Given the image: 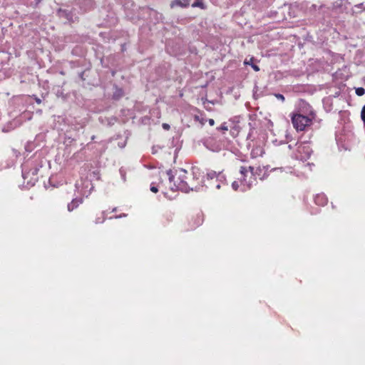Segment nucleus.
<instances>
[{
    "label": "nucleus",
    "mask_w": 365,
    "mask_h": 365,
    "mask_svg": "<svg viewBox=\"0 0 365 365\" xmlns=\"http://www.w3.org/2000/svg\"><path fill=\"white\" fill-rule=\"evenodd\" d=\"M187 173L184 169H180L178 176V181L174 182L175 188L171 187L172 190H180L187 193L190 191H200L204 187V175L197 168L192 169V179H188Z\"/></svg>",
    "instance_id": "1"
},
{
    "label": "nucleus",
    "mask_w": 365,
    "mask_h": 365,
    "mask_svg": "<svg viewBox=\"0 0 365 365\" xmlns=\"http://www.w3.org/2000/svg\"><path fill=\"white\" fill-rule=\"evenodd\" d=\"M314 113L310 110L308 115L295 113L292 116V122L294 128L297 131L306 130L311 125Z\"/></svg>",
    "instance_id": "2"
},
{
    "label": "nucleus",
    "mask_w": 365,
    "mask_h": 365,
    "mask_svg": "<svg viewBox=\"0 0 365 365\" xmlns=\"http://www.w3.org/2000/svg\"><path fill=\"white\" fill-rule=\"evenodd\" d=\"M294 146H297V155L296 158L300 160L305 161L309 158L312 153V149L305 142L297 141Z\"/></svg>",
    "instance_id": "3"
},
{
    "label": "nucleus",
    "mask_w": 365,
    "mask_h": 365,
    "mask_svg": "<svg viewBox=\"0 0 365 365\" xmlns=\"http://www.w3.org/2000/svg\"><path fill=\"white\" fill-rule=\"evenodd\" d=\"M43 166L42 162L37 160H35L31 164V168H28L29 163L24 165L22 168V177L24 179L31 178V180H36V178H34L32 176H36L38 174V172L39 170V168H41Z\"/></svg>",
    "instance_id": "4"
},
{
    "label": "nucleus",
    "mask_w": 365,
    "mask_h": 365,
    "mask_svg": "<svg viewBox=\"0 0 365 365\" xmlns=\"http://www.w3.org/2000/svg\"><path fill=\"white\" fill-rule=\"evenodd\" d=\"M73 9H58L56 11L57 16L62 19L65 20L66 23H73L76 21L77 16L76 14L73 13Z\"/></svg>",
    "instance_id": "5"
},
{
    "label": "nucleus",
    "mask_w": 365,
    "mask_h": 365,
    "mask_svg": "<svg viewBox=\"0 0 365 365\" xmlns=\"http://www.w3.org/2000/svg\"><path fill=\"white\" fill-rule=\"evenodd\" d=\"M202 143L205 147L213 152H218L221 150V143L215 136L204 138Z\"/></svg>",
    "instance_id": "6"
},
{
    "label": "nucleus",
    "mask_w": 365,
    "mask_h": 365,
    "mask_svg": "<svg viewBox=\"0 0 365 365\" xmlns=\"http://www.w3.org/2000/svg\"><path fill=\"white\" fill-rule=\"evenodd\" d=\"M143 11L148 15V18L151 21H154L155 23L159 22L160 20H162L163 15L162 14L158 13L157 11L149 8H143Z\"/></svg>",
    "instance_id": "7"
},
{
    "label": "nucleus",
    "mask_w": 365,
    "mask_h": 365,
    "mask_svg": "<svg viewBox=\"0 0 365 365\" xmlns=\"http://www.w3.org/2000/svg\"><path fill=\"white\" fill-rule=\"evenodd\" d=\"M250 172V170H249V167L247 168V167H245V166H241L240 167V173L241 174L242 177L240 179L241 182L243 183L244 185H246L247 186V187L249 189H250L252 187V182L250 181H247L246 180V177L248 174V173Z\"/></svg>",
    "instance_id": "8"
},
{
    "label": "nucleus",
    "mask_w": 365,
    "mask_h": 365,
    "mask_svg": "<svg viewBox=\"0 0 365 365\" xmlns=\"http://www.w3.org/2000/svg\"><path fill=\"white\" fill-rule=\"evenodd\" d=\"M327 202L328 199L327 196L323 193L317 194L314 197V202L318 205L324 206L327 205Z\"/></svg>",
    "instance_id": "9"
},
{
    "label": "nucleus",
    "mask_w": 365,
    "mask_h": 365,
    "mask_svg": "<svg viewBox=\"0 0 365 365\" xmlns=\"http://www.w3.org/2000/svg\"><path fill=\"white\" fill-rule=\"evenodd\" d=\"M190 4V0H175L170 4V7L174 8L175 6L187 7Z\"/></svg>",
    "instance_id": "10"
},
{
    "label": "nucleus",
    "mask_w": 365,
    "mask_h": 365,
    "mask_svg": "<svg viewBox=\"0 0 365 365\" xmlns=\"http://www.w3.org/2000/svg\"><path fill=\"white\" fill-rule=\"evenodd\" d=\"M83 200L81 198H75L70 203L68 204V210L72 211L75 208L78 207L80 204H81Z\"/></svg>",
    "instance_id": "11"
},
{
    "label": "nucleus",
    "mask_w": 365,
    "mask_h": 365,
    "mask_svg": "<svg viewBox=\"0 0 365 365\" xmlns=\"http://www.w3.org/2000/svg\"><path fill=\"white\" fill-rule=\"evenodd\" d=\"M254 61L255 58L253 57L250 58L249 61L246 58L245 64L250 65L255 71H259V67L257 64L254 63Z\"/></svg>",
    "instance_id": "12"
},
{
    "label": "nucleus",
    "mask_w": 365,
    "mask_h": 365,
    "mask_svg": "<svg viewBox=\"0 0 365 365\" xmlns=\"http://www.w3.org/2000/svg\"><path fill=\"white\" fill-rule=\"evenodd\" d=\"M264 169V168H257L255 170L254 167H252V166H250V167H249V170H250V174H251V175H252V176H255V175L260 176L261 173H262V171Z\"/></svg>",
    "instance_id": "13"
},
{
    "label": "nucleus",
    "mask_w": 365,
    "mask_h": 365,
    "mask_svg": "<svg viewBox=\"0 0 365 365\" xmlns=\"http://www.w3.org/2000/svg\"><path fill=\"white\" fill-rule=\"evenodd\" d=\"M362 11H365V6H364L363 3H360V4H356L353 7V12L355 13V14H359Z\"/></svg>",
    "instance_id": "14"
},
{
    "label": "nucleus",
    "mask_w": 365,
    "mask_h": 365,
    "mask_svg": "<svg viewBox=\"0 0 365 365\" xmlns=\"http://www.w3.org/2000/svg\"><path fill=\"white\" fill-rule=\"evenodd\" d=\"M192 7H200L202 9H205L206 8L202 0H195V1L192 4Z\"/></svg>",
    "instance_id": "15"
},
{
    "label": "nucleus",
    "mask_w": 365,
    "mask_h": 365,
    "mask_svg": "<svg viewBox=\"0 0 365 365\" xmlns=\"http://www.w3.org/2000/svg\"><path fill=\"white\" fill-rule=\"evenodd\" d=\"M348 0H334L333 4L335 8H340Z\"/></svg>",
    "instance_id": "16"
},
{
    "label": "nucleus",
    "mask_w": 365,
    "mask_h": 365,
    "mask_svg": "<svg viewBox=\"0 0 365 365\" xmlns=\"http://www.w3.org/2000/svg\"><path fill=\"white\" fill-rule=\"evenodd\" d=\"M162 182H163V181H162L161 180H160V182H159L158 185H157V184H155V182H152V183L150 184V190H151L153 192H154V193L158 192V187L159 186V184H160V183H162Z\"/></svg>",
    "instance_id": "17"
},
{
    "label": "nucleus",
    "mask_w": 365,
    "mask_h": 365,
    "mask_svg": "<svg viewBox=\"0 0 365 365\" xmlns=\"http://www.w3.org/2000/svg\"><path fill=\"white\" fill-rule=\"evenodd\" d=\"M217 173L214 170H211L207 173L206 178L207 180H212L217 178Z\"/></svg>",
    "instance_id": "18"
},
{
    "label": "nucleus",
    "mask_w": 365,
    "mask_h": 365,
    "mask_svg": "<svg viewBox=\"0 0 365 365\" xmlns=\"http://www.w3.org/2000/svg\"><path fill=\"white\" fill-rule=\"evenodd\" d=\"M230 133L233 137L237 136L239 133V126L236 125H234L232 128H231Z\"/></svg>",
    "instance_id": "19"
},
{
    "label": "nucleus",
    "mask_w": 365,
    "mask_h": 365,
    "mask_svg": "<svg viewBox=\"0 0 365 365\" xmlns=\"http://www.w3.org/2000/svg\"><path fill=\"white\" fill-rule=\"evenodd\" d=\"M194 119L195 121L200 122L202 125H204L205 122L207 121V120L205 118H204L200 115H195L194 116Z\"/></svg>",
    "instance_id": "20"
},
{
    "label": "nucleus",
    "mask_w": 365,
    "mask_h": 365,
    "mask_svg": "<svg viewBox=\"0 0 365 365\" xmlns=\"http://www.w3.org/2000/svg\"><path fill=\"white\" fill-rule=\"evenodd\" d=\"M355 93L359 96H362L365 93V89L362 87L356 88Z\"/></svg>",
    "instance_id": "21"
},
{
    "label": "nucleus",
    "mask_w": 365,
    "mask_h": 365,
    "mask_svg": "<svg viewBox=\"0 0 365 365\" xmlns=\"http://www.w3.org/2000/svg\"><path fill=\"white\" fill-rule=\"evenodd\" d=\"M166 174L168 175L170 182H174L175 175L173 174L172 170H167Z\"/></svg>",
    "instance_id": "22"
},
{
    "label": "nucleus",
    "mask_w": 365,
    "mask_h": 365,
    "mask_svg": "<svg viewBox=\"0 0 365 365\" xmlns=\"http://www.w3.org/2000/svg\"><path fill=\"white\" fill-rule=\"evenodd\" d=\"M216 179H217V181H219L220 182H222L223 181L226 180L225 176L224 175H222L221 173H219L217 175Z\"/></svg>",
    "instance_id": "23"
},
{
    "label": "nucleus",
    "mask_w": 365,
    "mask_h": 365,
    "mask_svg": "<svg viewBox=\"0 0 365 365\" xmlns=\"http://www.w3.org/2000/svg\"><path fill=\"white\" fill-rule=\"evenodd\" d=\"M217 130L224 132L228 130V126L226 125V123H224L220 127H217Z\"/></svg>",
    "instance_id": "24"
},
{
    "label": "nucleus",
    "mask_w": 365,
    "mask_h": 365,
    "mask_svg": "<svg viewBox=\"0 0 365 365\" xmlns=\"http://www.w3.org/2000/svg\"><path fill=\"white\" fill-rule=\"evenodd\" d=\"M361 118L364 123L365 124V105L362 107L361 111Z\"/></svg>",
    "instance_id": "25"
},
{
    "label": "nucleus",
    "mask_w": 365,
    "mask_h": 365,
    "mask_svg": "<svg viewBox=\"0 0 365 365\" xmlns=\"http://www.w3.org/2000/svg\"><path fill=\"white\" fill-rule=\"evenodd\" d=\"M232 187L234 190L237 191L239 188V183L237 181H234L232 183Z\"/></svg>",
    "instance_id": "26"
},
{
    "label": "nucleus",
    "mask_w": 365,
    "mask_h": 365,
    "mask_svg": "<svg viewBox=\"0 0 365 365\" xmlns=\"http://www.w3.org/2000/svg\"><path fill=\"white\" fill-rule=\"evenodd\" d=\"M274 96L278 99V100H280L282 101H284V96L281 94V93H275L274 94Z\"/></svg>",
    "instance_id": "27"
},
{
    "label": "nucleus",
    "mask_w": 365,
    "mask_h": 365,
    "mask_svg": "<svg viewBox=\"0 0 365 365\" xmlns=\"http://www.w3.org/2000/svg\"><path fill=\"white\" fill-rule=\"evenodd\" d=\"M119 172H120V176L122 178V179L125 181V171L123 169V168H120L119 170Z\"/></svg>",
    "instance_id": "28"
},
{
    "label": "nucleus",
    "mask_w": 365,
    "mask_h": 365,
    "mask_svg": "<svg viewBox=\"0 0 365 365\" xmlns=\"http://www.w3.org/2000/svg\"><path fill=\"white\" fill-rule=\"evenodd\" d=\"M161 148H161V147H160V146H158V145H157V146H155V145L153 146V147H152V153H153V154H155V153H157V152H158V149H161Z\"/></svg>",
    "instance_id": "29"
},
{
    "label": "nucleus",
    "mask_w": 365,
    "mask_h": 365,
    "mask_svg": "<svg viewBox=\"0 0 365 365\" xmlns=\"http://www.w3.org/2000/svg\"><path fill=\"white\" fill-rule=\"evenodd\" d=\"M123 96V92L121 90H120L118 93H115L114 94V98H120L121 96Z\"/></svg>",
    "instance_id": "30"
},
{
    "label": "nucleus",
    "mask_w": 365,
    "mask_h": 365,
    "mask_svg": "<svg viewBox=\"0 0 365 365\" xmlns=\"http://www.w3.org/2000/svg\"><path fill=\"white\" fill-rule=\"evenodd\" d=\"M126 216H127V214L123 213L119 215H115V217H110V219H113V218L118 219V218H121V217H125Z\"/></svg>",
    "instance_id": "31"
},
{
    "label": "nucleus",
    "mask_w": 365,
    "mask_h": 365,
    "mask_svg": "<svg viewBox=\"0 0 365 365\" xmlns=\"http://www.w3.org/2000/svg\"><path fill=\"white\" fill-rule=\"evenodd\" d=\"M162 127L163 129L168 130L170 128V125L168 123H163Z\"/></svg>",
    "instance_id": "32"
},
{
    "label": "nucleus",
    "mask_w": 365,
    "mask_h": 365,
    "mask_svg": "<svg viewBox=\"0 0 365 365\" xmlns=\"http://www.w3.org/2000/svg\"><path fill=\"white\" fill-rule=\"evenodd\" d=\"M102 214L104 215H105V212H103ZM104 220H105V217L103 216V220L101 221H100V218H97L96 220V223L98 224V223L103 222Z\"/></svg>",
    "instance_id": "33"
},
{
    "label": "nucleus",
    "mask_w": 365,
    "mask_h": 365,
    "mask_svg": "<svg viewBox=\"0 0 365 365\" xmlns=\"http://www.w3.org/2000/svg\"><path fill=\"white\" fill-rule=\"evenodd\" d=\"M33 97H34V98L35 101H36L38 104H40V103H41V100L38 97H37V96H35V95H34V96H33Z\"/></svg>",
    "instance_id": "34"
},
{
    "label": "nucleus",
    "mask_w": 365,
    "mask_h": 365,
    "mask_svg": "<svg viewBox=\"0 0 365 365\" xmlns=\"http://www.w3.org/2000/svg\"><path fill=\"white\" fill-rule=\"evenodd\" d=\"M208 123L211 126H213L215 125V120L212 118H210L208 120Z\"/></svg>",
    "instance_id": "35"
},
{
    "label": "nucleus",
    "mask_w": 365,
    "mask_h": 365,
    "mask_svg": "<svg viewBox=\"0 0 365 365\" xmlns=\"http://www.w3.org/2000/svg\"><path fill=\"white\" fill-rule=\"evenodd\" d=\"M267 178V175H266V173L264 172V173L263 174V175L262 177L259 178V179L261 180H264L265 178Z\"/></svg>",
    "instance_id": "36"
},
{
    "label": "nucleus",
    "mask_w": 365,
    "mask_h": 365,
    "mask_svg": "<svg viewBox=\"0 0 365 365\" xmlns=\"http://www.w3.org/2000/svg\"><path fill=\"white\" fill-rule=\"evenodd\" d=\"M213 4H218L219 0H210Z\"/></svg>",
    "instance_id": "37"
},
{
    "label": "nucleus",
    "mask_w": 365,
    "mask_h": 365,
    "mask_svg": "<svg viewBox=\"0 0 365 365\" xmlns=\"http://www.w3.org/2000/svg\"><path fill=\"white\" fill-rule=\"evenodd\" d=\"M267 1V5H270L272 4V2L274 1V0H266Z\"/></svg>",
    "instance_id": "38"
},
{
    "label": "nucleus",
    "mask_w": 365,
    "mask_h": 365,
    "mask_svg": "<svg viewBox=\"0 0 365 365\" xmlns=\"http://www.w3.org/2000/svg\"><path fill=\"white\" fill-rule=\"evenodd\" d=\"M118 146H119L120 148H124V147H125V143H123V144H122V143H119V144H118Z\"/></svg>",
    "instance_id": "39"
},
{
    "label": "nucleus",
    "mask_w": 365,
    "mask_h": 365,
    "mask_svg": "<svg viewBox=\"0 0 365 365\" xmlns=\"http://www.w3.org/2000/svg\"><path fill=\"white\" fill-rule=\"evenodd\" d=\"M56 94H57L58 96H61L63 94V93L60 92L59 91H58Z\"/></svg>",
    "instance_id": "40"
},
{
    "label": "nucleus",
    "mask_w": 365,
    "mask_h": 365,
    "mask_svg": "<svg viewBox=\"0 0 365 365\" xmlns=\"http://www.w3.org/2000/svg\"><path fill=\"white\" fill-rule=\"evenodd\" d=\"M83 73H84V72H81L79 75L80 78L82 79H83Z\"/></svg>",
    "instance_id": "41"
},
{
    "label": "nucleus",
    "mask_w": 365,
    "mask_h": 365,
    "mask_svg": "<svg viewBox=\"0 0 365 365\" xmlns=\"http://www.w3.org/2000/svg\"><path fill=\"white\" fill-rule=\"evenodd\" d=\"M220 183L219 182L217 185H216V188L217 189H220Z\"/></svg>",
    "instance_id": "42"
},
{
    "label": "nucleus",
    "mask_w": 365,
    "mask_h": 365,
    "mask_svg": "<svg viewBox=\"0 0 365 365\" xmlns=\"http://www.w3.org/2000/svg\"><path fill=\"white\" fill-rule=\"evenodd\" d=\"M288 147L289 149H292L294 146L292 144H289Z\"/></svg>",
    "instance_id": "43"
},
{
    "label": "nucleus",
    "mask_w": 365,
    "mask_h": 365,
    "mask_svg": "<svg viewBox=\"0 0 365 365\" xmlns=\"http://www.w3.org/2000/svg\"><path fill=\"white\" fill-rule=\"evenodd\" d=\"M117 210V208L116 207H114L113 210H112V212H116Z\"/></svg>",
    "instance_id": "44"
},
{
    "label": "nucleus",
    "mask_w": 365,
    "mask_h": 365,
    "mask_svg": "<svg viewBox=\"0 0 365 365\" xmlns=\"http://www.w3.org/2000/svg\"><path fill=\"white\" fill-rule=\"evenodd\" d=\"M91 139H92V140H93L95 139V135H93V136L91 137Z\"/></svg>",
    "instance_id": "45"
},
{
    "label": "nucleus",
    "mask_w": 365,
    "mask_h": 365,
    "mask_svg": "<svg viewBox=\"0 0 365 365\" xmlns=\"http://www.w3.org/2000/svg\"><path fill=\"white\" fill-rule=\"evenodd\" d=\"M41 1V0H38V1H37V3H39Z\"/></svg>",
    "instance_id": "46"
}]
</instances>
